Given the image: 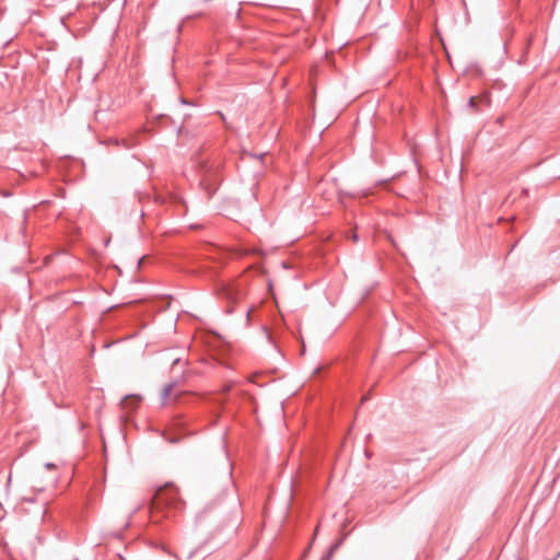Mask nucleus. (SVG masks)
Returning <instances> with one entry per match:
<instances>
[{"label": "nucleus", "instance_id": "obj_9", "mask_svg": "<svg viewBox=\"0 0 560 560\" xmlns=\"http://www.w3.org/2000/svg\"><path fill=\"white\" fill-rule=\"evenodd\" d=\"M55 467H56V466H55V464H52V463H47V464H46V468H47V469H52V468H55Z\"/></svg>", "mask_w": 560, "mask_h": 560}, {"label": "nucleus", "instance_id": "obj_1", "mask_svg": "<svg viewBox=\"0 0 560 560\" xmlns=\"http://www.w3.org/2000/svg\"><path fill=\"white\" fill-rule=\"evenodd\" d=\"M184 508V502L179 498L178 489L174 485H165L160 488L154 497L151 506V520L159 521V513L165 512V517H171L173 511H180Z\"/></svg>", "mask_w": 560, "mask_h": 560}, {"label": "nucleus", "instance_id": "obj_11", "mask_svg": "<svg viewBox=\"0 0 560 560\" xmlns=\"http://www.w3.org/2000/svg\"><path fill=\"white\" fill-rule=\"evenodd\" d=\"M167 441L171 442V443H176V442H178V439L177 438H172V439H168Z\"/></svg>", "mask_w": 560, "mask_h": 560}, {"label": "nucleus", "instance_id": "obj_6", "mask_svg": "<svg viewBox=\"0 0 560 560\" xmlns=\"http://www.w3.org/2000/svg\"><path fill=\"white\" fill-rule=\"evenodd\" d=\"M341 541H338L336 544H334L330 548H329V551L331 555L339 548Z\"/></svg>", "mask_w": 560, "mask_h": 560}, {"label": "nucleus", "instance_id": "obj_8", "mask_svg": "<svg viewBox=\"0 0 560 560\" xmlns=\"http://www.w3.org/2000/svg\"><path fill=\"white\" fill-rule=\"evenodd\" d=\"M129 402V397H125L121 401L122 406L126 407Z\"/></svg>", "mask_w": 560, "mask_h": 560}, {"label": "nucleus", "instance_id": "obj_12", "mask_svg": "<svg viewBox=\"0 0 560 560\" xmlns=\"http://www.w3.org/2000/svg\"><path fill=\"white\" fill-rule=\"evenodd\" d=\"M230 389H231V385H225V386H224V388H223V390H224L225 393H226V392H229Z\"/></svg>", "mask_w": 560, "mask_h": 560}, {"label": "nucleus", "instance_id": "obj_2", "mask_svg": "<svg viewBox=\"0 0 560 560\" xmlns=\"http://www.w3.org/2000/svg\"><path fill=\"white\" fill-rule=\"evenodd\" d=\"M221 294L229 302H237L241 299V291L233 284H222Z\"/></svg>", "mask_w": 560, "mask_h": 560}, {"label": "nucleus", "instance_id": "obj_4", "mask_svg": "<svg viewBox=\"0 0 560 560\" xmlns=\"http://www.w3.org/2000/svg\"><path fill=\"white\" fill-rule=\"evenodd\" d=\"M172 392H173V384H167L164 386L162 394H161V399H162L163 405L168 402Z\"/></svg>", "mask_w": 560, "mask_h": 560}, {"label": "nucleus", "instance_id": "obj_7", "mask_svg": "<svg viewBox=\"0 0 560 560\" xmlns=\"http://www.w3.org/2000/svg\"><path fill=\"white\" fill-rule=\"evenodd\" d=\"M331 556L332 555L330 552H327L325 556H323L322 560H330Z\"/></svg>", "mask_w": 560, "mask_h": 560}, {"label": "nucleus", "instance_id": "obj_3", "mask_svg": "<svg viewBox=\"0 0 560 560\" xmlns=\"http://www.w3.org/2000/svg\"><path fill=\"white\" fill-rule=\"evenodd\" d=\"M205 172H206V174H205V176H203V178L201 179L200 183L205 187V189H206V191L208 194V198H210L213 195L215 188L212 187L213 184L211 183V180H212L211 179V175L208 174L210 172V170L207 168Z\"/></svg>", "mask_w": 560, "mask_h": 560}, {"label": "nucleus", "instance_id": "obj_5", "mask_svg": "<svg viewBox=\"0 0 560 560\" xmlns=\"http://www.w3.org/2000/svg\"><path fill=\"white\" fill-rule=\"evenodd\" d=\"M115 142L117 144H121V147L125 148V149H130V148H132L136 144L133 142L131 143L128 139H121V141L115 140Z\"/></svg>", "mask_w": 560, "mask_h": 560}, {"label": "nucleus", "instance_id": "obj_13", "mask_svg": "<svg viewBox=\"0 0 560 560\" xmlns=\"http://www.w3.org/2000/svg\"><path fill=\"white\" fill-rule=\"evenodd\" d=\"M352 237H353V241H357V240H358L357 234H353V235H352Z\"/></svg>", "mask_w": 560, "mask_h": 560}, {"label": "nucleus", "instance_id": "obj_10", "mask_svg": "<svg viewBox=\"0 0 560 560\" xmlns=\"http://www.w3.org/2000/svg\"><path fill=\"white\" fill-rule=\"evenodd\" d=\"M469 105L472 106V107L475 106V97H470Z\"/></svg>", "mask_w": 560, "mask_h": 560}]
</instances>
